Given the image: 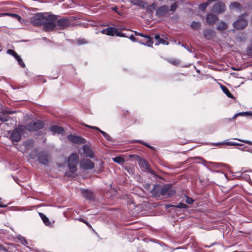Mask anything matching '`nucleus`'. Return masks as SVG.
<instances>
[{
	"instance_id": "nucleus-4",
	"label": "nucleus",
	"mask_w": 252,
	"mask_h": 252,
	"mask_svg": "<svg viewBox=\"0 0 252 252\" xmlns=\"http://www.w3.org/2000/svg\"><path fill=\"white\" fill-rule=\"evenodd\" d=\"M101 32L103 34L111 36L116 35L117 36L120 37L125 36L124 33H121L119 31L118 29L113 27H108L101 31Z\"/></svg>"
},
{
	"instance_id": "nucleus-41",
	"label": "nucleus",
	"mask_w": 252,
	"mask_h": 252,
	"mask_svg": "<svg viewBox=\"0 0 252 252\" xmlns=\"http://www.w3.org/2000/svg\"><path fill=\"white\" fill-rule=\"evenodd\" d=\"M79 220L85 223L89 228L92 229L93 228L91 225L84 219L80 218V219H79Z\"/></svg>"
},
{
	"instance_id": "nucleus-17",
	"label": "nucleus",
	"mask_w": 252,
	"mask_h": 252,
	"mask_svg": "<svg viewBox=\"0 0 252 252\" xmlns=\"http://www.w3.org/2000/svg\"><path fill=\"white\" fill-rule=\"evenodd\" d=\"M218 20V17L213 14H209L207 15L206 21L209 25L214 24Z\"/></svg>"
},
{
	"instance_id": "nucleus-11",
	"label": "nucleus",
	"mask_w": 252,
	"mask_h": 252,
	"mask_svg": "<svg viewBox=\"0 0 252 252\" xmlns=\"http://www.w3.org/2000/svg\"><path fill=\"white\" fill-rule=\"evenodd\" d=\"M248 25V22L247 20L239 18L233 23V26L235 29H242L245 28Z\"/></svg>"
},
{
	"instance_id": "nucleus-18",
	"label": "nucleus",
	"mask_w": 252,
	"mask_h": 252,
	"mask_svg": "<svg viewBox=\"0 0 252 252\" xmlns=\"http://www.w3.org/2000/svg\"><path fill=\"white\" fill-rule=\"evenodd\" d=\"M50 131L54 134H62L64 132L63 128L57 126H53L50 127Z\"/></svg>"
},
{
	"instance_id": "nucleus-34",
	"label": "nucleus",
	"mask_w": 252,
	"mask_h": 252,
	"mask_svg": "<svg viewBox=\"0 0 252 252\" xmlns=\"http://www.w3.org/2000/svg\"><path fill=\"white\" fill-rule=\"evenodd\" d=\"M175 207H176V208H184V209L188 208V206L183 203H179L177 205L175 206Z\"/></svg>"
},
{
	"instance_id": "nucleus-48",
	"label": "nucleus",
	"mask_w": 252,
	"mask_h": 252,
	"mask_svg": "<svg viewBox=\"0 0 252 252\" xmlns=\"http://www.w3.org/2000/svg\"><path fill=\"white\" fill-rule=\"evenodd\" d=\"M247 112H241L237 114L236 116H244L247 115Z\"/></svg>"
},
{
	"instance_id": "nucleus-35",
	"label": "nucleus",
	"mask_w": 252,
	"mask_h": 252,
	"mask_svg": "<svg viewBox=\"0 0 252 252\" xmlns=\"http://www.w3.org/2000/svg\"><path fill=\"white\" fill-rule=\"evenodd\" d=\"M133 143H141L146 146H147V147H149L150 148H151L152 149V147L151 146H150V145H149L147 143L144 142H143L141 140H134L132 141Z\"/></svg>"
},
{
	"instance_id": "nucleus-44",
	"label": "nucleus",
	"mask_w": 252,
	"mask_h": 252,
	"mask_svg": "<svg viewBox=\"0 0 252 252\" xmlns=\"http://www.w3.org/2000/svg\"><path fill=\"white\" fill-rule=\"evenodd\" d=\"M169 63L175 65H177L179 64V62L176 60H171L169 61Z\"/></svg>"
},
{
	"instance_id": "nucleus-2",
	"label": "nucleus",
	"mask_w": 252,
	"mask_h": 252,
	"mask_svg": "<svg viewBox=\"0 0 252 252\" xmlns=\"http://www.w3.org/2000/svg\"><path fill=\"white\" fill-rule=\"evenodd\" d=\"M78 163V156L76 154H72L68 158V165L69 171L74 173L77 169L76 165Z\"/></svg>"
},
{
	"instance_id": "nucleus-1",
	"label": "nucleus",
	"mask_w": 252,
	"mask_h": 252,
	"mask_svg": "<svg viewBox=\"0 0 252 252\" xmlns=\"http://www.w3.org/2000/svg\"><path fill=\"white\" fill-rule=\"evenodd\" d=\"M46 20L44 22L43 28L45 31L53 30L57 25V16L55 15H46Z\"/></svg>"
},
{
	"instance_id": "nucleus-52",
	"label": "nucleus",
	"mask_w": 252,
	"mask_h": 252,
	"mask_svg": "<svg viewBox=\"0 0 252 252\" xmlns=\"http://www.w3.org/2000/svg\"><path fill=\"white\" fill-rule=\"evenodd\" d=\"M3 207V206L0 205V207Z\"/></svg>"
},
{
	"instance_id": "nucleus-31",
	"label": "nucleus",
	"mask_w": 252,
	"mask_h": 252,
	"mask_svg": "<svg viewBox=\"0 0 252 252\" xmlns=\"http://www.w3.org/2000/svg\"><path fill=\"white\" fill-rule=\"evenodd\" d=\"M130 2L132 3L133 5H136L144 7L142 1L140 0H130Z\"/></svg>"
},
{
	"instance_id": "nucleus-14",
	"label": "nucleus",
	"mask_w": 252,
	"mask_h": 252,
	"mask_svg": "<svg viewBox=\"0 0 252 252\" xmlns=\"http://www.w3.org/2000/svg\"><path fill=\"white\" fill-rule=\"evenodd\" d=\"M82 195L84 198L89 200H92L94 199L93 192L88 189H82Z\"/></svg>"
},
{
	"instance_id": "nucleus-39",
	"label": "nucleus",
	"mask_w": 252,
	"mask_h": 252,
	"mask_svg": "<svg viewBox=\"0 0 252 252\" xmlns=\"http://www.w3.org/2000/svg\"><path fill=\"white\" fill-rule=\"evenodd\" d=\"M177 7H178V5L177 4V3H174L171 5L170 10L172 12H174L176 10Z\"/></svg>"
},
{
	"instance_id": "nucleus-24",
	"label": "nucleus",
	"mask_w": 252,
	"mask_h": 252,
	"mask_svg": "<svg viewBox=\"0 0 252 252\" xmlns=\"http://www.w3.org/2000/svg\"><path fill=\"white\" fill-rule=\"evenodd\" d=\"M39 215L46 225H50V222L49 221L48 218L44 214L42 213H39Z\"/></svg>"
},
{
	"instance_id": "nucleus-5",
	"label": "nucleus",
	"mask_w": 252,
	"mask_h": 252,
	"mask_svg": "<svg viewBox=\"0 0 252 252\" xmlns=\"http://www.w3.org/2000/svg\"><path fill=\"white\" fill-rule=\"evenodd\" d=\"M43 126L44 124L41 121H33L29 124L27 126V128L29 131H34L41 128Z\"/></svg>"
},
{
	"instance_id": "nucleus-10",
	"label": "nucleus",
	"mask_w": 252,
	"mask_h": 252,
	"mask_svg": "<svg viewBox=\"0 0 252 252\" xmlns=\"http://www.w3.org/2000/svg\"><path fill=\"white\" fill-rule=\"evenodd\" d=\"M71 24V21L66 18L57 19V25L61 29H65L68 27Z\"/></svg>"
},
{
	"instance_id": "nucleus-22",
	"label": "nucleus",
	"mask_w": 252,
	"mask_h": 252,
	"mask_svg": "<svg viewBox=\"0 0 252 252\" xmlns=\"http://www.w3.org/2000/svg\"><path fill=\"white\" fill-rule=\"evenodd\" d=\"M38 159L40 163L44 164H46L48 161L47 156L43 154L39 155Z\"/></svg>"
},
{
	"instance_id": "nucleus-28",
	"label": "nucleus",
	"mask_w": 252,
	"mask_h": 252,
	"mask_svg": "<svg viewBox=\"0 0 252 252\" xmlns=\"http://www.w3.org/2000/svg\"><path fill=\"white\" fill-rule=\"evenodd\" d=\"M211 3L210 1H209V0H207V1L203 3H202L199 5V9L201 11H204L205 10V9L207 8V7L209 5V4Z\"/></svg>"
},
{
	"instance_id": "nucleus-8",
	"label": "nucleus",
	"mask_w": 252,
	"mask_h": 252,
	"mask_svg": "<svg viewBox=\"0 0 252 252\" xmlns=\"http://www.w3.org/2000/svg\"><path fill=\"white\" fill-rule=\"evenodd\" d=\"M160 193L161 195H166L170 197L175 193L174 190L171 189V187L169 185H165L160 189Z\"/></svg>"
},
{
	"instance_id": "nucleus-13",
	"label": "nucleus",
	"mask_w": 252,
	"mask_h": 252,
	"mask_svg": "<svg viewBox=\"0 0 252 252\" xmlns=\"http://www.w3.org/2000/svg\"><path fill=\"white\" fill-rule=\"evenodd\" d=\"M169 11L168 6L162 5L158 7L156 10V14L158 17H161L166 14Z\"/></svg>"
},
{
	"instance_id": "nucleus-27",
	"label": "nucleus",
	"mask_w": 252,
	"mask_h": 252,
	"mask_svg": "<svg viewBox=\"0 0 252 252\" xmlns=\"http://www.w3.org/2000/svg\"><path fill=\"white\" fill-rule=\"evenodd\" d=\"M227 28V25L224 22H220L219 23L217 29L220 31L224 30Z\"/></svg>"
},
{
	"instance_id": "nucleus-30",
	"label": "nucleus",
	"mask_w": 252,
	"mask_h": 252,
	"mask_svg": "<svg viewBox=\"0 0 252 252\" xmlns=\"http://www.w3.org/2000/svg\"><path fill=\"white\" fill-rule=\"evenodd\" d=\"M16 60L18 62L19 64L22 67H24L25 66V64L23 62L21 57L18 55L15 57Z\"/></svg>"
},
{
	"instance_id": "nucleus-43",
	"label": "nucleus",
	"mask_w": 252,
	"mask_h": 252,
	"mask_svg": "<svg viewBox=\"0 0 252 252\" xmlns=\"http://www.w3.org/2000/svg\"><path fill=\"white\" fill-rule=\"evenodd\" d=\"M7 53L14 57V58L18 55V54L13 50L9 49L7 51Z\"/></svg>"
},
{
	"instance_id": "nucleus-51",
	"label": "nucleus",
	"mask_w": 252,
	"mask_h": 252,
	"mask_svg": "<svg viewBox=\"0 0 252 252\" xmlns=\"http://www.w3.org/2000/svg\"><path fill=\"white\" fill-rule=\"evenodd\" d=\"M1 121H5V120H2V119H0Z\"/></svg>"
},
{
	"instance_id": "nucleus-21",
	"label": "nucleus",
	"mask_w": 252,
	"mask_h": 252,
	"mask_svg": "<svg viewBox=\"0 0 252 252\" xmlns=\"http://www.w3.org/2000/svg\"><path fill=\"white\" fill-rule=\"evenodd\" d=\"M138 163L139 166L145 170H149L150 168L148 162L144 159H140Z\"/></svg>"
},
{
	"instance_id": "nucleus-37",
	"label": "nucleus",
	"mask_w": 252,
	"mask_h": 252,
	"mask_svg": "<svg viewBox=\"0 0 252 252\" xmlns=\"http://www.w3.org/2000/svg\"><path fill=\"white\" fill-rule=\"evenodd\" d=\"M102 135L103 136L106 138L107 139V140H110V139H111V137L107 133H106L105 132L100 130V131H99Z\"/></svg>"
},
{
	"instance_id": "nucleus-50",
	"label": "nucleus",
	"mask_w": 252,
	"mask_h": 252,
	"mask_svg": "<svg viewBox=\"0 0 252 252\" xmlns=\"http://www.w3.org/2000/svg\"><path fill=\"white\" fill-rule=\"evenodd\" d=\"M30 143L32 145L33 144V142L32 141H27L25 143H24V145H25V146H27L28 145V143Z\"/></svg>"
},
{
	"instance_id": "nucleus-33",
	"label": "nucleus",
	"mask_w": 252,
	"mask_h": 252,
	"mask_svg": "<svg viewBox=\"0 0 252 252\" xmlns=\"http://www.w3.org/2000/svg\"><path fill=\"white\" fill-rule=\"evenodd\" d=\"M224 144H225V145H229V146H240V145H241V144L235 143V142H232V141H228L227 140L225 141L224 142Z\"/></svg>"
},
{
	"instance_id": "nucleus-6",
	"label": "nucleus",
	"mask_w": 252,
	"mask_h": 252,
	"mask_svg": "<svg viewBox=\"0 0 252 252\" xmlns=\"http://www.w3.org/2000/svg\"><path fill=\"white\" fill-rule=\"evenodd\" d=\"M226 9L225 4L222 2H218L214 4L212 7V11L217 13H222Z\"/></svg>"
},
{
	"instance_id": "nucleus-23",
	"label": "nucleus",
	"mask_w": 252,
	"mask_h": 252,
	"mask_svg": "<svg viewBox=\"0 0 252 252\" xmlns=\"http://www.w3.org/2000/svg\"><path fill=\"white\" fill-rule=\"evenodd\" d=\"M221 88L223 92V93L229 98H233V95L231 94L228 88L223 85L221 86Z\"/></svg>"
},
{
	"instance_id": "nucleus-25",
	"label": "nucleus",
	"mask_w": 252,
	"mask_h": 252,
	"mask_svg": "<svg viewBox=\"0 0 252 252\" xmlns=\"http://www.w3.org/2000/svg\"><path fill=\"white\" fill-rule=\"evenodd\" d=\"M145 44L149 47H151L153 43L151 37L150 36H149V35H145Z\"/></svg>"
},
{
	"instance_id": "nucleus-36",
	"label": "nucleus",
	"mask_w": 252,
	"mask_h": 252,
	"mask_svg": "<svg viewBox=\"0 0 252 252\" xmlns=\"http://www.w3.org/2000/svg\"><path fill=\"white\" fill-rule=\"evenodd\" d=\"M77 42L79 45L85 44H87L88 43V42L85 39H78Z\"/></svg>"
},
{
	"instance_id": "nucleus-45",
	"label": "nucleus",
	"mask_w": 252,
	"mask_h": 252,
	"mask_svg": "<svg viewBox=\"0 0 252 252\" xmlns=\"http://www.w3.org/2000/svg\"><path fill=\"white\" fill-rule=\"evenodd\" d=\"M237 139L238 140H239V141H241V142H242L243 143H246V144L252 145V142H251L250 141L246 140H242V139Z\"/></svg>"
},
{
	"instance_id": "nucleus-40",
	"label": "nucleus",
	"mask_w": 252,
	"mask_h": 252,
	"mask_svg": "<svg viewBox=\"0 0 252 252\" xmlns=\"http://www.w3.org/2000/svg\"><path fill=\"white\" fill-rule=\"evenodd\" d=\"M186 202L188 204H191L193 202V200L189 196H186Z\"/></svg>"
},
{
	"instance_id": "nucleus-42",
	"label": "nucleus",
	"mask_w": 252,
	"mask_h": 252,
	"mask_svg": "<svg viewBox=\"0 0 252 252\" xmlns=\"http://www.w3.org/2000/svg\"><path fill=\"white\" fill-rule=\"evenodd\" d=\"M125 169L127 170V171L129 174H133L134 173V170L131 167H130V166L126 167H125Z\"/></svg>"
},
{
	"instance_id": "nucleus-16",
	"label": "nucleus",
	"mask_w": 252,
	"mask_h": 252,
	"mask_svg": "<svg viewBox=\"0 0 252 252\" xmlns=\"http://www.w3.org/2000/svg\"><path fill=\"white\" fill-rule=\"evenodd\" d=\"M229 8L231 10L236 9L239 12L241 11L243 9L242 5L241 3L238 2H232L230 3L229 6Z\"/></svg>"
},
{
	"instance_id": "nucleus-46",
	"label": "nucleus",
	"mask_w": 252,
	"mask_h": 252,
	"mask_svg": "<svg viewBox=\"0 0 252 252\" xmlns=\"http://www.w3.org/2000/svg\"><path fill=\"white\" fill-rule=\"evenodd\" d=\"M85 126L91 128H93L94 129H96V130H98L99 131H100V129L96 126H89L87 125H85Z\"/></svg>"
},
{
	"instance_id": "nucleus-3",
	"label": "nucleus",
	"mask_w": 252,
	"mask_h": 252,
	"mask_svg": "<svg viewBox=\"0 0 252 252\" xmlns=\"http://www.w3.org/2000/svg\"><path fill=\"white\" fill-rule=\"evenodd\" d=\"M46 16L45 14L36 13L31 18L30 22L34 26L43 25L44 22L46 20Z\"/></svg>"
},
{
	"instance_id": "nucleus-19",
	"label": "nucleus",
	"mask_w": 252,
	"mask_h": 252,
	"mask_svg": "<svg viewBox=\"0 0 252 252\" xmlns=\"http://www.w3.org/2000/svg\"><path fill=\"white\" fill-rule=\"evenodd\" d=\"M155 38L157 40V42L155 43L156 45H158L159 44L163 45H168L169 42L166 41L164 39L160 38L159 35L157 34L155 36Z\"/></svg>"
},
{
	"instance_id": "nucleus-49",
	"label": "nucleus",
	"mask_w": 252,
	"mask_h": 252,
	"mask_svg": "<svg viewBox=\"0 0 252 252\" xmlns=\"http://www.w3.org/2000/svg\"><path fill=\"white\" fill-rule=\"evenodd\" d=\"M129 38L130 39V40H131L133 41H136V39H135V38L134 37V36L133 35H131L130 36Z\"/></svg>"
},
{
	"instance_id": "nucleus-38",
	"label": "nucleus",
	"mask_w": 252,
	"mask_h": 252,
	"mask_svg": "<svg viewBox=\"0 0 252 252\" xmlns=\"http://www.w3.org/2000/svg\"><path fill=\"white\" fill-rule=\"evenodd\" d=\"M210 164L212 166V167L215 168H219L221 166V164L216 162H210Z\"/></svg>"
},
{
	"instance_id": "nucleus-20",
	"label": "nucleus",
	"mask_w": 252,
	"mask_h": 252,
	"mask_svg": "<svg viewBox=\"0 0 252 252\" xmlns=\"http://www.w3.org/2000/svg\"><path fill=\"white\" fill-rule=\"evenodd\" d=\"M203 34L205 38L210 39L214 35V32L211 29H206L203 32Z\"/></svg>"
},
{
	"instance_id": "nucleus-32",
	"label": "nucleus",
	"mask_w": 252,
	"mask_h": 252,
	"mask_svg": "<svg viewBox=\"0 0 252 252\" xmlns=\"http://www.w3.org/2000/svg\"><path fill=\"white\" fill-rule=\"evenodd\" d=\"M191 27L194 30L199 29L200 27V24L199 22H192L191 24Z\"/></svg>"
},
{
	"instance_id": "nucleus-29",
	"label": "nucleus",
	"mask_w": 252,
	"mask_h": 252,
	"mask_svg": "<svg viewBox=\"0 0 252 252\" xmlns=\"http://www.w3.org/2000/svg\"><path fill=\"white\" fill-rule=\"evenodd\" d=\"M113 161L118 163H123L125 162V159L121 157H116L113 159Z\"/></svg>"
},
{
	"instance_id": "nucleus-47",
	"label": "nucleus",
	"mask_w": 252,
	"mask_h": 252,
	"mask_svg": "<svg viewBox=\"0 0 252 252\" xmlns=\"http://www.w3.org/2000/svg\"><path fill=\"white\" fill-rule=\"evenodd\" d=\"M134 33H135V35H137V36H140L141 37H145V35H144L143 33H140V32H134Z\"/></svg>"
},
{
	"instance_id": "nucleus-26",
	"label": "nucleus",
	"mask_w": 252,
	"mask_h": 252,
	"mask_svg": "<svg viewBox=\"0 0 252 252\" xmlns=\"http://www.w3.org/2000/svg\"><path fill=\"white\" fill-rule=\"evenodd\" d=\"M5 15H8V16H10L12 17H14V18L18 19L19 21H20V19H21V17L16 14L9 13H4L0 14V16H5Z\"/></svg>"
},
{
	"instance_id": "nucleus-12",
	"label": "nucleus",
	"mask_w": 252,
	"mask_h": 252,
	"mask_svg": "<svg viewBox=\"0 0 252 252\" xmlns=\"http://www.w3.org/2000/svg\"><path fill=\"white\" fill-rule=\"evenodd\" d=\"M67 139L75 144H83L85 143V139L78 136L69 135L67 136Z\"/></svg>"
},
{
	"instance_id": "nucleus-15",
	"label": "nucleus",
	"mask_w": 252,
	"mask_h": 252,
	"mask_svg": "<svg viewBox=\"0 0 252 252\" xmlns=\"http://www.w3.org/2000/svg\"><path fill=\"white\" fill-rule=\"evenodd\" d=\"M83 150L86 157H88L90 158H93L94 157V153L92 149L89 146L84 145Z\"/></svg>"
},
{
	"instance_id": "nucleus-9",
	"label": "nucleus",
	"mask_w": 252,
	"mask_h": 252,
	"mask_svg": "<svg viewBox=\"0 0 252 252\" xmlns=\"http://www.w3.org/2000/svg\"><path fill=\"white\" fill-rule=\"evenodd\" d=\"M82 168L86 170L92 169L94 167V163L89 159H83L80 163Z\"/></svg>"
},
{
	"instance_id": "nucleus-7",
	"label": "nucleus",
	"mask_w": 252,
	"mask_h": 252,
	"mask_svg": "<svg viewBox=\"0 0 252 252\" xmlns=\"http://www.w3.org/2000/svg\"><path fill=\"white\" fill-rule=\"evenodd\" d=\"M24 129L23 127L19 126L15 129L14 131H12L11 134V137L13 141L18 142L19 141L21 138V132Z\"/></svg>"
}]
</instances>
